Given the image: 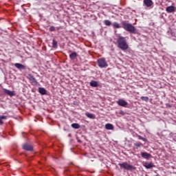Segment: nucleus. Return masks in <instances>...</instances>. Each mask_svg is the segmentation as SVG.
<instances>
[{"instance_id": "4be33fe9", "label": "nucleus", "mask_w": 176, "mask_h": 176, "mask_svg": "<svg viewBox=\"0 0 176 176\" xmlns=\"http://www.w3.org/2000/svg\"><path fill=\"white\" fill-rule=\"evenodd\" d=\"M52 47L57 49V41L54 39L52 40Z\"/></svg>"}, {"instance_id": "f257e3e1", "label": "nucleus", "mask_w": 176, "mask_h": 176, "mask_svg": "<svg viewBox=\"0 0 176 176\" xmlns=\"http://www.w3.org/2000/svg\"><path fill=\"white\" fill-rule=\"evenodd\" d=\"M117 43L119 49H121V50H127V49H129V44H127L126 37L118 36Z\"/></svg>"}, {"instance_id": "39448f33", "label": "nucleus", "mask_w": 176, "mask_h": 176, "mask_svg": "<svg viewBox=\"0 0 176 176\" xmlns=\"http://www.w3.org/2000/svg\"><path fill=\"white\" fill-rule=\"evenodd\" d=\"M28 79L30 81V83L34 85H38V81L36 80V78L32 76V74H28Z\"/></svg>"}, {"instance_id": "a878e982", "label": "nucleus", "mask_w": 176, "mask_h": 176, "mask_svg": "<svg viewBox=\"0 0 176 176\" xmlns=\"http://www.w3.org/2000/svg\"><path fill=\"white\" fill-rule=\"evenodd\" d=\"M50 31L51 32H53L56 31V28H54V26H51V27L50 28Z\"/></svg>"}, {"instance_id": "cd10ccee", "label": "nucleus", "mask_w": 176, "mask_h": 176, "mask_svg": "<svg viewBox=\"0 0 176 176\" xmlns=\"http://www.w3.org/2000/svg\"><path fill=\"white\" fill-rule=\"evenodd\" d=\"M0 124H3V121L0 118Z\"/></svg>"}, {"instance_id": "5701e85b", "label": "nucleus", "mask_w": 176, "mask_h": 176, "mask_svg": "<svg viewBox=\"0 0 176 176\" xmlns=\"http://www.w3.org/2000/svg\"><path fill=\"white\" fill-rule=\"evenodd\" d=\"M141 100H142V101H146V102H148L149 101V98H148V96H142Z\"/></svg>"}, {"instance_id": "393cba45", "label": "nucleus", "mask_w": 176, "mask_h": 176, "mask_svg": "<svg viewBox=\"0 0 176 176\" xmlns=\"http://www.w3.org/2000/svg\"><path fill=\"white\" fill-rule=\"evenodd\" d=\"M138 137L139 140H142V141L146 142V138H144V137H142L141 135H138Z\"/></svg>"}, {"instance_id": "6e6552de", "label": "nucleus", "mask_w": 176, "mask_h": 176, "mask_svg": "<svg viewBox=\"0 0 176 176\" xmlns=\"http://www.w3.org/2000/svg\"><path fill=\"white\" fill-rule=\"evenodd\" d=\"M23 148L25 149V151H32V149H34V147H32V145L26 143L23 145Z\"/></svg>"}, {"instance_id": "20e7f679", "label": "nucleus", "mask_w": 176, "mask_h": 176, "mask_svg": "<svg viewBox=\"0 0 176 176\" xmlns=\"http://www.w3.org/2000/svg\"><path fill=\"white\" fill-rule=\"evenodd\" d=\"M99 68H107L108 67V63L105 58H100L97 60Z\"/></svg>"}, {"instance_id": "b1692460", "label": "nucleus", "mask_w": 176, "mask_h": 176, "mask_svg": "<svg viewBox=\"0 0 176 176\" xmlns=\"http://www.w3.org/2000/svg\"><path fill=\"white\" fill-rule=\"evenodd\" d=\"M134 146H136L137 148H140V146H142V144L140 142L134 143Z\"/></svg>"}, {"instance_id": "ddd939ff", "label": "nucleus", "mask_w": 176, "mask_h": 176, "mask_svg": "<svg viewBox=\"0 0 176 176\" xmlns=\"http://www.w3.org/2000/svg\"><path fill=\"white\" fill-rule=\"evenodd\" d=\"M90 86H91V87H98V82L96 81V80H91L89 82Z\"/></svg>"}, {"instance_id": "aec40b11", "label": "nucleus", "mask_w": 176, "mask_h": 176, "mask_svg": "<svg viewBox=\"0 0 176 176\" xmlns=\"http://www.w3.org/2000/svg\"><path fill=\"white\" fill-rule=\"evenodd\" d=\"M113 28H122V26H120V24L118 22H114L112 24Z\"/></svg>"}, {"instance_id": "f3484780", "label": "nucleus", "mask_w": 176, "mask_h": 176, "mask_svg": "<svg viewBox=\"0 0 176 176\" xmlns=\"http://www.w3.org/2000/svg\"><path fill=\"white\" fill-rule=\"evenodd\" d=\"M144 167L146 168H153V167H155V166L153 165V163H145L144 164Z\"/></svg>"}, {"instance_id": "dca6fc26", "label": "nucleus", "mask_w": 176, "mask_h": 176, "mask_svg": "<svg viewBox=\"0 0 176 176\" xmlns=\"http://www.w3.org/2000/svg\"><path fill=\"white\" fill-rule=\"evenodd\" d=\"M85 116H87V118H89V119H96V116L93 113H90L89 112H87L85 113Z\"/></svg>"}, {"instance_id": "a211bd4d", "label": "nucleus", "mask_w": 176, "mask_h": 176, "mask_svg": "<svg viewBox=\"0 0 176 176\" xmlns=\"http://www.w3.org/2000/svg\"><path fill=\"white\" fill-rule=\"evenodd\" d=\"M105 129L106 130H113V125L112 124H106Z\"/></svg>"}, {"instance_id": "6ab92c4d", "label": "nucleus", "mask_w": 176, "mask_h": 176, "mask_svg": "<svg viewBox=\"0 0 176 176\" xmlns=\"http://www.w3.org/2000/svg\"><path fill=\"white\" fill-rule=\"evenodd\" d=\"M104 25H107V27H110V25H112V22H111V21L109 20H104Z\"/></svg>"}, {"instance_id": "f03ea898", "label": "nucleus", "mask_w": 176, "mask_h": 176, "mask_svg": "<svg viewBox=\"0 0 176 176\" xmlns=\"http://www.w3.org/2000/svg\"><path fill=\"white\" fill-rule=\"evenodd\" d=\"M121 23L122 25V28H124L125 31H127L128 32H131L132 34H135V31L137 30L135 29V27H134L131 23H127L126 21H122Z\"/></svg>"}, {"instance_id": "4468645a", "label": "nucleus", "mask_w": 176, "mask_h": 176, "mask_svg": "<svg viewBox=\"0 0 176 176\" xmlns=\"http://www.w3.org/2000/svg\"><path fill=\"white\" fill-rule=\"evenodd\" d=\"M38 93H40V94H42V96H45V94H46L47 91L46 89L43 87H39L38 88Z\"/></svg>"}, {"instance_id": "1a4fd4ad", "label": "nucleus", "mask_w": 176, "mask_h": 176, "mask_svg": "<svg viewBox=\"0 0 176 176\" xmlns=\"http://www.w3.org/2000/svg\"><path fill=\"white\" fill-rule=\"evenodd\" d=\"M14 67H16V68H17L18 69H25V66L21 63H15L14 64Z\"/></svg>"}, {"instance_id": "9b49d317", "label": "nucleus", "mask_w": 176, "mask_h": 176, "mask_svg": "<svg viewBox=\"0 0 176 176\" xmlns=\"http://www.w3.org/2000/svg\"><path fill=\"white\" fill-rule=\"evenodd\" d=\"M141 155H142V157H143V159H147V160L151 159V154H149L146 152L141 153Z\"/></svg>"}, {"instance_id": "f8f14e48", "label": "nucleus", "mask_w": 176, "mask_h": 176, "mask_svg": "<svg viewBox=\"0 0 176 176\" xmlns=\"http://www.w3.org/2000/svg\"><path fill=\"white\" fill-rule=\"evenodd\" d=\"M3 91H4V93H6V94H8V96H10V97H12V96H14V92L10 91V90L3 89Z\"/></svg>"}, {"instance_id": "412c9836", "label": "nucleus", "mask_w": 176, "mask_h": 176, "mask_svg": "<svg viewBox=\"0 0 176 176\" xmlns=\"http://www.w3.org/2000/svg\"><path fill=\"white\" fill-rule=\"evenodd\" d=\"M71 126L73 128V129H80V125L78 123H73L72 124Z\"/></svg>"}, {"instance_id": "0eeeda50", "label": "nucleus", "mask_w": 176, "mask_h": 176, "mask_svg": "<svg viewBox=\"0 0 176 176\" xmlns=\"http://www.w3.org/2000/svg\"><path fill=\"white\" fill-rule=\"evenodd\" d=\"M143 3L146 8H151L153 6V1L152 0H144Z\"/></svg>"}, {"instance_id": "7ed1b4c3", "label": "nucleus", "mask_w": 176, "mask_h": 176, "mask_svg": "<svg viewBox=\"0 0 176 176\" xmlns=\"http://www.w3.org/2000/svg\"><path fill=\"white\" fill-rule=\"evenodd\" d=\"M118 165L120 168H123V170H126L127 171H133V170H135L134 166L129 164L127 162L120 163Z\"/></svg>"}, {"instance_id": "9d476101", "label": "nucleus", "mask_w": 176, "mask_h": 176, "mask_svg": "<svg viewBox=\"0 0 176 176\" xmlns=\"http://www.w3.org/2000/svg\"><path fill=\"white\" fill-rule=\"evenodd\" d=\"M167 13H173V12H175V7L173 6H170L166 8Z\"/></svg>"}, {"instance_id": "423d86ee", "label": "nucleus", "mask_w": 176, "mask_h": 176, "mask_svg": "<svg viewBox=\"0 0 176 176\" xmlns=\"http://www.w3.org/2000/svg\"><path fill=\"white\" fill-rule=\"evenodd\" d=\"M117 104L118 105H120V107H127V105H129V103L123 99H119L118 101H117Z\"/></svg>"}, {"instance_id": "2eb2a0df", "label": "nucleus", "mask_w": 176, "mask_h": 176, "mask_svg": "<svg viewBox=\"0 0 176 176\" xmlns=\"http://www.w3.org/2000/svg\"><path fill=\"white\" fill-rule=\"evenodd\" d=\"M78 57V53L76 52H72V54H69V58L71 60H75Z\"/></svg>"}, {"instance_id": "bb28decb", "label": "nucleus", "mask_w": 176, "mask_h": 176, "mask_svg": "<svg viewBox=\"0 0 176 176\" xmlns=\"http://www.w3.org/2000/svg\"><path fill=\"white\" fill-rule=\"evenodd\" d=\"M0 119H1V120H6V119H7V117H6V116H1L0 117Z\"/></svg>"}]
</instances>
